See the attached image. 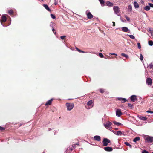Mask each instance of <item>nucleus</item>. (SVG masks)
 <instances>
[{
    "mask_svg": "<svg viewBox=\"0 0 153 153\" xmlns=\"http://www.w3.org/2000/svg\"><path fill=\"white\" fill-rule=\"evenodd\" d=\"M76 48L79 52L80 53L81 52H82L81 50L78 49L77 47H76Z\"/></svg>",
    "mask_w": 153,
    "mask_h": 153,
    "instance_id": "37998d69",
    "label": "nucleus"
},
{
    "mask_svg": "<svg viewBox=\"0 0 153 153\" xmlns=\"http://www.w3.org/2000/svg\"><path fill=\"white\" fill-rule=\"evenodd\" d=\"M137 45H138V49H140L141 48V45L140 44V43H137Z\"/></svg>",
    "mask_w": 153,
    "mask_h": 153,
    "instance_id": "473e14b6",
    "label": "nucleus"
},
{
    "mask_svg": "<svg viewBox=\"0 0 153 153\" xmlns=\"http://www.w3.org/2000/svg\"><path fill=\"white\" fill-rule=\"evenodd\" d=\"M115 133H116V135L118 136H121L123 135H124L123 132L120 131H116Z\"/></svg>",
    "mask_w": 153,
    "mask_h": 153,
    "instance_id": "f3484780",
    "label": "nucleus"
},
{
    "mask_svg": "<svg viewBox=\"0 0 153 153\" xmlns=\"http://www.w3.org/2000/svg\"><path fill=\"white\" fill-rule=\"evenodd\" d=\"M4 129L5 128L4 127L0 126V130L2 131L4 130Z\"/></svg>",
    "mask_w": 153,
    "mask_h": 153,
    "instance_id": "a19ab883",
    "label": "nucleus"
},
{
    "mask_svg": "<svg viewBox=\"0 0 153 153\" xmlns=\"http://www.w3.org/2000/svg\"><path fill=\"white\" fill-rule=\"evenodd\" d=\"M87 17L88 19H91L93 17V15L91 14V12H89L87 14Z\"/></svg>",
    "mask_w": 153,
    "mask_h": 153,
    "instance_id": "dca6fc26",
    "label": "nucleus"
},
{
    "mask_svg": "<svg viewBox=\"0 0 153 153\" xmlns=\"http://www.w3.org/2000/svg\"><path fill=\"white\" fill-rule=\"evenodd\" d=\"M148 4L149 5V6H150V7H153V4L149 3H148Z\"/></svg>",
    "mask_w": 153,
    "mask_h": 153,
    "instance_id": "f704fd0d",
    "label": "nucleus"
},
{
    "mask_svg": "<svg viewBox=\"0 0 153 153\" xmlns=\"http://www.w3.org/2000/svg\"><path fill=\"white\" fill-rule=\"evenodd\" d=\"M144 9L145 10L148 11L150 10V6H149V5H147L144 7Z\"/></svg>",
    "mask_w": 153,
    "mask_h": 153,
    "instance_id": "4be33fe9",
    "label": "nucleus"
},
{
    "mask_svg": "<svg viewBox=\"0 0 153 153\" xmlns=\"http://www.w3.org/2000/svg\"><path fill=\"white\" fill-rule=\"evenodd\" d=\"M100 93H102L104 92V90L103 89H100Z\"/></svg>",
    "mask_w": 153,
    "mask_h": 153,
    "instance_id": "58836bf2",
    "label": "nucleus"
},
{
    "mask_svg": "<svg viewBox=\"0 0 153 153\" xmlns=\"http://www.w3.org/2000/svg\"><path fill=\"white\" fill-rule=\"evenodd\" d=\"M53 100V99L52 98V99H51L49 100H48V101H47L46 102V103L45 104V105H50L51 104Z\"/></svg>",
    "mask_w": 153,
    "mask_h": 153,
    "instance_id": "2eb2a0df",
    "label": "nucleus"
},
{
    "mask_svg": "<svg viewBox=\"0 0 153 153\" xmlns=\"http://www.w3.org/2000/svg\"><path fill=\"white\" fill-rule=\"evenodd\" d=\"M112 23H113V26H115V22H112Z\"/></svg>",
    "mask_w": 153,
    "mask_h": 153,
    "instance_id": "09e8293b",
    "label": "nucleus"
},
{
    "mask_svg": "<svg viewBox=\"0 0 153 153\" xmlns=\"http://www.w3.org/2000/svg\"><path fill=\"white\" fill-rule=\"evenodd\" d=\"M73 150V148H71L70 149V150L71 151H72Z\"/></svg>",
    "mask_w": 153,
    "mask_h": 153,
    "instance_id": "864d4df0",
    "label": "nucleus"
},
{
    "mask_svg": "<svg viewBox=\"0 0 153 153\" xmlns=\"http://www.w3.org/2000/svg\"><path fill=\"white\" fill-rule=\"evenodd\" d=\"M125 18L126 19L127 21H129L130 20V18L129 17H128L126 15L125 16Z\"/></svg>",
    "mask_w": 153,
    "mask_h": 153,
    "instance_id": "e433bc0d",
    "label": "nucleus"
},
{
    "mask_svg": "<svg viewBox=\"0 0 153 153\" xmlns=\"http://www.w3.org/2000/svg\"><path fill=\"white\" fill-rule=\"evenodd\" d=\"M131 100L133 102H134L136 100H137V97L136 95H132L130 97Z\"/></svg>",
    "mask_w": 153,
    "mask_h": 153,
    "instance_id": "9b49d317",
    "label": "nucleus"
},
{
    "mask_svg": "<svg viewBox=\"0 0 153 153\" xmlns=\"http://www.w3.org/2000/svg\"><path fill=\"white\" fill-rule=\"evenodd\" d=\"M142 153H149L148 151L145 150H143L142 152Z\"/></svg>",
    "mask_w": 153,
    "mask_h": 153,
    "instance_id": "ea45409f",
    "label": "nucleus"
},
{
    "mask_svg": "<svg viewBox=\"0 0 153 153\" xmlns=\"http://www.w3.org/2000/svg\"><path fill=\"white\" fill-rule=\"evenodd\" d=\"M146 83L148 85H151L152 84V81L151 78H148L146 80Z\"/></svg>",
    "mask_w": 153,
    "mask_h": 153,
    "instance_id": "9d476101",
    "label": "nucleus"
},
{
    "mask_svg": "<svg viewBox=\"0 0 153 153\" xmlns=\"http://www.w3.org/2000/svg\"><path fill=\"white\" fill-rule=\"evenodd\" d=\"M117 29L120 31H122L123 32H130V30L128 28L126 27H123L122 28H117Z\"/></svg>",
    "mask_w": 153,
    "mask_h": 153,
    "instance_id": "39448f33",
    "label": "nucleus"
},
{
    "mask_svg": "<svg viewBox=\"0 0 153 153\" xmlns=\"http://www.w3.org/2000/svg\"><path fill=\"white\" fill-rule=\"evenodd\" d=\"M140 140V137H135L133 140V141L134 142H136L137 141H138Z\"/></svg>",
    "mask_w": 153,
    "mask_h": 153,
    "instance_id": "5701e85b",
    "label": "nucleus"
},
{
    "mask_svg": "<svg viewBox=\"0 0 153 153\" xmlns=\"http://www.w3.org/2000/svg\"><path fill=\"white\" fill-rule=\"evenodd\" d=\"M104 149L105 151L108 152H111L113 150L112 147L108 146L105 147L104 148Z\"/></svg>",
    "mask_w": 153,
    "mask_h": 153,
    "instance_id": "ddd939ff",
    "label": "nucleus"
},
{
    "mask_svg": "<svg viewBox=\"0 0 153 153\" xmlns=\"http://www.w3.org/2000/svg\"><path fill=\"white\" fill-rule=\"evenodd\" d=\"M114 12L118 16H120V8L118 6H115L113 8Z\"/></svg>",
    "mask_w": 153,
    "mask_h": 153,
    "instance_id": "f03ea898",
    "label": "nucleus"
},
{
    "mask_svg": "<svg viewBox=\"0 0 153 153\" xmlns=\"http://www.w3.org/2000/svg\"><path fill=\"white\" fill-rule=\"evenodd\" d=\"M74 147L75 144H74Z\"/></svg>",
    "mask_w": 153,
    "mask_h": 153,
    "instance_id": "0e129e2a",
    "label": "nucleus"
},
{
    "mask_svg": "<svg viewBox=\"0 0 153 153\" xmlns=\"http://www.w3.org/2000/svg\"><path fill=\"white\" fill-rule=\"evenodd\" d=\"M146 112L147 113H151V114H152L153 113V111H151L150 110H148L146 111Z\"/></svg>",
    "mask_w": 153,
    "mask_h": 153,
    "instance_id": "79ce46f5",
    "label": "nucleus"
},
{
    "mask_svg": "<svg viewBox=\"0 0 153 153\" xmlns=\"http://www.w3.org/2000/svg\"><path fill=\"white\" fill-rule=\"evenodd\" d=\"M94 139L95 140L99 141L101 140V137L99 136L96 135L94 136Z\"/></svg>",
    "mask_w": 153,
    "mask_h": 153,
    "instance_id": "4468645a",
    "label": "nucleus"
},
{
    "mask_svg": "<svg viewBox=\"0 0 153 153\" xmlns=\"http://www.w3.org/2000/svg\"><path fill=\"white\" fill-rule=\"evenodd\" d=\"M54 4L55 5H56L57 4V3L56 2H55Z\"/></svg>",
    "mask_w": 153,
    "mask_h": 153,
    "instance_id": "4d7b16f0",
    "label": "nucleus"
},
{
    "mask_svg": "<svg viewBox=\"0 0 153 153\" xmlns=\"http://www.w3.org/2000/svg\"><path fill=\"white\" fill-rule=\"evenodd\" d=\"M140 59L141 61H142L143 60V56L141 53L140 54Z\"/></svg>",
    "mask_w": 153,
    "mask_h": 153,
    "instance_id": "2f4dec72",
    "label": "nucleus"
},
{
    "mask_svg": "<svg viewBox=\"0 0 153 153\" xmlns=\"http://www.w3.org/2000/svg\"><path fill=\"white\" fill-rule=\"evenodd\" d=\"M81 51L82 52H81L80 53H85V52H84L82 51V50H81Z\"/></svg>",
    "mask_w": 153,
    "mask_h": 153,
    "instance_id": "603ef678",
    "label": "nucleus"
},
{
    "mask_svg": "<svg viewBox=\"0 0 153 153\" xmlns=\"http://www.w3.org/2000/svg\"><path fill=\"white\" fill-rule=\"evenodd\" d=\"M53 22H51V23L50 24V26L52 27H53Z\"/></svg>",
    "mask_w": 153,
    "mask_h": 153,
    "instance_id": "a18cd8bd",
    "label": "nucleus"
},
{
    "mask_svg": "<svg viewBox=\"0 0 153 153\" xmlns=\"http://www.w3.org/2000/svg\"><path fill=\"white\" fill-rule=\"evenodd\" d=\"M65 37H66V36H61L60 38H61V39L62 40L64 39V38H65Z\"/></svg>",
    "mask_w": 153,
    "mask_h": 153,
    "instance_id": "de8ad7c7",
    "label": "nucleus"
},
{
    "mask_svg": "<svg viewBox=\"0 0 153 153\" xmlns=\"http://www.w3.org/2000/svg\"><path fill=\"white\" fill-rule=\"evenodd\" d=\"M43 6L48 11H51V10L49 8L47 4H44Z\"/></svg>",
    "mask_w": 153,
    "mask_h": 153,
    "instance_id": "aec40b11",
    "label": "nucleus"
},
{
    "mask_svg": "<svg viewBox=\"0 0 153 153\" xmlns=\"http://www.w3.org/2000/svg\"><path fill=\"white\" fill-rule=\"evenodd\" d=\"M124 144L127 146H128L130 148L132 147V146L127 142H125Z\"/></svg>",
    "mask_w": 153,
    "mask_h": 153,
    "instance_id": "a878e982",
    "label": "nucleus"
},
{
    "mask_svg": "<svg viewBox=\"0 0 153 153\" xmlns=\"http://www.w3.org/2000/svg\"><path fill=\"white\" fill-rule=\"evenodd\" d=\"M109 54L110 55H115L116 56H117V54L115 53H110Z\"/></svg>",
    "mask_w": 153,
    "mask_h": 153,
    "instance_id": "c03bdc74",
    "label": "nucleus"
},
{
    "mask_svg": "<svg viewBox=\"0 0 153 153\" xmlns=\"http://www.w3.org/2000/svg\"><path fill=\"white\" fill-rule=\"evenodd\" d=\"M112 123L111 122L107 121L105 123L103 124V125L105 128L106 129L111 128H112L111 125Z\"/></svg>",
    "mask_w": 153,
    "mask_h": 153,
    "instance_id": "7ed1b4c3",
    "label": "nucleus"
},
{
    "mask_svg": "<svg viewBox=\"0 0 153 153\" xmlns=\"http://www.w3.org/2000/svg\"><path fill=\"white\" fill-rule=\"evenodd\" d=\"M87 106H85V108L88 109L91 108L94 106L93 102L92 100L89 101L87 103Z\"/></svg>",
    "mask_w": 153,
    "mask_h": 153,
    "instance_id": "f257e3e1",
    "label": "nucleus"
},
{
    "mask_svg": "<svg viewBox=\"0 0 153 153\" xmlns=\"http://www.w3.org/2000/svg\"><path fill=\"white\" fill-rule=\"evenodd\" d=\"M128 11L129 12H131L132 11V7L131 4L129 5L128 6Z\"/></svg>",
    "mask_w": 153,
    "mask_h": 153,
    "instance_id": "b1692460",
    "label": "nucleus"
},
{
    "mask_svg": "<svg viewBox=\"0 0 153 153\" xmlns=\"http://www.w3.org/2000/svg\"><path fill=\"white\" fill-rule=\"evenodd\" d=\"M139 117L140 119L143 120L145 121L147 120V118L146 117H143L142 116H140Z\"/></svg>",
    "mask_w": 153,
    "mask_h": 153,
    "instance_id": "412c9836",
    "label": "nucleus"
},
{
    "mask_svg": "<svg viewBox=\"0 0 153 153\" xmlns=\"http://www.w3.org/2000/svg\"><path fill=\"white\" fill-rule=\"evenodd\" d=\"M134 5L135 8H138L139 7L138 3L136 1H134Z\"/></svg>",
    "mask_w": 153,
    "mask_h": 153,
    "instance_id": "6ab92c4d",
    "label": "nucleus"
},
{
    "mask_svg": "<svg viewBox=\"0 0 153 153\" xmlns=\"http://www.w3.org/2000/svg\"><path fill=\"white\" fill-rule=\"evenodd\" d=\"M76 145H79V144L78 143H76Z\"/></svg>",
    "mask_w": 153,
    "mask_h": 153,
    "instance_id": "13d9d810",
    "label": "nucleus"
},
{
    "mask_svg": "<svg viewBox=\"0 0 153 153\" xmlns=\"http://www.w3.org/2000/svg\"><path fill=\"white\" fill-rule=\"evenodd\" d=\"M50 130H51V129L50 128H49L48 129V131H50Z\"/></svg>",
    "mask_w": 153,
    "mask_h": 153,
    "instance_id": "bf43d9fd",
    "label": "nucleus"
},
{
    "mask_svg": "<svg viewBox=\"0 0 153 153\" xmlns=\"http://www.w3.org/2000/svg\"><path fill=\"white\" fill-rule=\"evenodd\" d=\"M8 13L10 15H11L13 13V11L12 10H10L8 11Z\"/></svg>",
    "mask_w": 153,
    "mask_h": 153,
    "instance_id": "c85d7f7f",
    "label": "nucleus"
},
{
    "mask_svg": "<svg viewBox=\"0 0 153 153\" xmlns=\"http://www.w3.org/2000/svg\"><path fill=\"white\" fill-rule=\"evenodd\" d=\"M128 36H129L130 38L132 39H134L135 37L134 36L132 35H128Z\"/></svg>",
    "mask_w": 153,
    "mask_h": 153,
    "instance_id": "c756f323",
    "label": "nucleus"
},
{
    "mask_svg": "<svg viewBox=\"0 0 153 153\" xmlns=\"http://www.w3.org/2000/svg\"><path fill=\"white\" fill-rule=\"evenodd\" d=\"M121 55L123 56V57H126V58H128V56L127 55V54H126L125 53H122L121 54Z\"/></svg>",
    "mask_w": 153,
    "mask_h": 153,
    "instance_id": "bb28decb",
    "label": "nucleus"
},
{
    "mask_svg": "<svg viewBox=\"0 0 153 153\" xmlns=\"http://www.w3.org/2000/svg\"><path fill=\"white\" fill-rule=\"evenodd\" d=\"M117 100L121 101V102L122 103L125 102L127 100L126 98L121 97H118L117 98Z\"/></svg>",
    "mask_w": 153,
    "mask_h": 153,
    "instance_id": "f8f14e48",
    "label": "nucleus"
},
{
    "mask_svg": "<svg viewBox=\"0 0 153 153\" xmlns=\"http://www.w3.org/2000/svg\"><path fill=\"white\" fill-rule=\"evenodd\" d=\"M148 44L150 46H152L153 45V41L152 40H149L148 41Z\"/></svg>",
    "mask_w": 153,
    "mask_h": 153,
    "instance_id": "cd10ccee",
    "label": "nucleus"
},
{
    "mask_svg": "<svg viewBox=\"0 0 153 153\" xmlns=\"http://www.w3.org/2000/svg\"><path fill=\"white\" fill-rule=\"evenodd\" d=\"M106 5L109 7H112L113 6L114 4L109 1H107L106 2Z\"/></svg>",
    "mask_w": 153,
    "mask_h": 153,
    "instance_id": "a211bd4d",
    "label": "nucleus"
},
{
    "mask_svg": "<svg viewBox=\"0 0 153 153\" xmlns=\"http://www.w3.org/2000/svg\"><path fill=\"white\" fill-rule=\"evenodd\" d=\"M152 153H153V152H152Z\"/></svg>",
    "mask_w": 153,
    "mask_h": 153,
    "instance_id": "69168bd1",
    "label": "nucleus"
},
{
    "mask_svg": "<svg viewBox=\"0 0 153 153\" xmlns=\"http://www.w3.org/2000/svg\"><path fill=\"white\" fill-rule=\"evenodd\" d=\"M113 123L114 124L116 125L117 126H120V125H122L121 124V123H120L117 122L116 121H114L113 122Z\"/></svg>",
    "mask_w": 153,
    "mask_h": 153,
    "instance_id": "393cba45",
    "label": "nucleus"
},
{
    "mask_svg": "<svg viewBox=\"0 0 153 153\" xmlns=\"http://www.w3.org/2000/svg\"><path fill=\"white\" fill-rule=\"evenodd\" d=\"M151 1L152 2H153V0H151Z\"/></svg>",
    "mask_w": 153,
    "mask_h": 153,
    "instance_id": "052dcab7",
    "label": "nucleus"
},
{
    "mask_svg": "<svg viewBox=\"0 0 153 153\" xmlns=\"http://www.w3.org/2000/svg\"><path fill=\"white\" fill-rule=\"evenodd\" d=\"M141 3H143V1H142Z\"/></svg>",
    "mask_w": 153,
    "mask_h": 153,
    "instance_id": "680f3d73",
    "label": "nucleus"
},
{
    "mask_svg": "<svg viewBox=\"0 0 153 153\" xmlns=\"http://www.w3.org/2000/svg\"><path fill=\"white\" fill-rule=\"evenodd\" d=\"M99 56L101 58H103L104 57L103 55L101 53H99Z\"/></svg>",
    "mask_w": 153,
    "mask_h": 153,
    "instance_id": "72a5a7b5",
    "label": "nucleus"
},
{
    "mask_svg": "<svg viewBox=\"0 0 153 153\" xmlns=\"http://www.w3.org/2000/svg\"><path fill=\"white\" fill-rule=\"evenodd\" d=\"M115 130H118V128H115Z\"/></svg>",
    "mask_w": 153,
    "mask_h": 153,
    "instance_id": "5fc2aeb1",
    "label": "nucleus"
},
{
    "mask_svg": "<svg viewBox=\"0 0 153 153\" xmlns=\"http://www.w3.org/2000/svg\"><path fill=\"white\" fill-rule=\"evenodd\" d=\"M52 31L53 32V33L55 34L56 33V32L55 31V30L54 28H53L52 29Z\"/></svg>",
    "mask_w": 153,
    "mask_h": 153,
    "instance_id": "49530a36",
    "label": "nucleus"
},
{
    "mask_svg": "<svg viewBox=\"0 0 153 153\" xmlns=\"http://www.w3.org/2000/svg\"><path fill=\"white\" fill-rule=\"evenodd\" d=\"M120 109H117L116 111V114L117 117H120L122 114Z\"/></svg>",
    "mask_w": 153,
    "mask_h": 153,
    "instance_id": "6e6552de",
    "label": "nucleus"
},
{
    "mask_svg": "<svg viewBox=\"0 0 153 153\" xmlns=\"http://www.w3.org/2000/svg\"><path fill=\"white\" fill-rule=\"evenodd\" d=\"M1 19V25L3 27H5L6 26L4 25V24H2V22H4L6 21L7 20V18L6 16L4 15H3L2 16Z\"/></svg>",
    "mask_w": 153,
    "mask_h": 153,
    "instance_id": "1a4fd4ad",
    "label": "nucleus"
},
{
    "mask_svg": "<svg viewBox=\"0 0 153 153\" xmlns=\"http://www.w3.org/2000/svg\"><path fill=\"white\" fill-rule=\"evenodd\" d=\"M100 1V2L101 4V5H102V4L104 3L105 1L104 0H98Z\"/></svg>",
    "mask_w": 153,
    "mask_h": 153,
    "instance_id": "7c9ffc66",
    "label": "nucleus"
},
{
    "mask_svg": "<svg viewBox=\"0 0 153 153\" xmlns=\"http://www.w3.org/2000/svg\"><path fill=\"white\" fill-rule=\"evenodd\" d=\"M51 17L53 19H55V16L53 14H51Z\"/></svg>",
    "mask_w": 153,
    "mask_h": 153,
    "instance_id": "c9c22d12",
    "label": "nucleus"
},
{
    "mask_svg": "<svg viewBox=\"0 0 153 153\" xmlns=\"http://www.w3.org/2000/svg\"><path fill=\"white\" fill-rule=\"evenodd\" d=\"M111 131H112L114 134H115L116 135V133H116V131H114L113 130H112Z\"/></svg>",
    "mask_w": 153,
    "mask_h": 153,
    "instance_id": "8fccbe9b",
    "label": "nucleus"
},
{
    "mask_svg": "<svg viewBox=\"0 0 153 153\" xmlns=\"http://www.w3.org/2000/svg\"><path fill=\"white\" fill-rule=\"evenodd\" d=\"M111 142L110 140L106 138H104L102 141L103 145L104 146H106L108 145V143H110Z\"/></svg>",
    "mask_w": 153,
    "mask_h": 153,
    "instance_id": "0eeeda50",
    "label": "nucleus"
},
{
    "mask_svg": "<svg viewBox=\"0 0 153 153\" xmlns=\"http://www.w3.org/2000/svg\"><path fill=\"white\" fill-rule=\"evenodd\" d=\"M128 106L132 108L133 106V105L131 103H128Z\"/></svg>",
    "mask_w": 153,
    "mask_h": 153,
    "instance_id": "4c0bfd02",
    "label": "nucleus"
},
{
    "mask_svg": "<svg viewBox=\"0 0 153 153\" xmlns=\"http://www.w3.org/2000/svg\"><path fill=\"white\" fill-rule=\"evenodd\" d=\"M151 74L152 75H153V71H151Z\"/></svg>",
    "mask_w": 153,
    "mask_h": 153,
    "instance_id": "3c124183",
    "label": "nucleus"
},
{
    "mask_svg": "<svg viewBox=\"0 0 153 153\" xmlns=\"http://www.w3.org/2000/svg\"><path fill=\"white\" fill-rule=\"evenodd\" d=\"M145 142L148 143H151L153 141V137L148 136L145 137Z\"/></svg>",
    "mask_w": 153,
    "mask_h": 153,
    "instance_id": "20e7f679",
    "label": "nucleus"
},
{
    "mask_svg": "<svg viewBox=\"0 0 153 153\" xmlns=\"http://www.w3.org/2000/svg\"><path fill=\"white\" fill-rule=\"evenodd\" d=\"M67 108V109L68 111L71 110L74 107V105L73 103H67L66 104Z\"/></svg>",
    "mask_w": 153,
    "mask_h": 153,
    "instance_id": "423d86ee",
    "label": "nucleus"
},
{
    "mask_svg": "<svg viewBox=\"0 0 153 153\" xmlns=\"http://www.w3.org/2000/svg\"><path fill=\"white\" fill-rule=\"evenodd\" d=\"M109 129V130H110V131H111L112 130H111V128H109V129Z\"/></svg>",
    "mask_w": 153,
    "mask_h": 153,
    "instance_id": "6e6d98bb",
    "label": "nucleus"
},
{
    "mask_svg": "<svg viewBox=\"0 0 153 153\" xmlns=\"http://www.w3.org/2000/svg\"><path fill=\"white\" fill-rule=\"evenodd\" d=\"M143 13H145V14H146V13H145V12H143Z\"/></svg>",
    "mask_w": 153,
    "mask_h": 153,
    "instance_id": "e2e57ef3",
    "label": "nucleus"
}]
</instances>
